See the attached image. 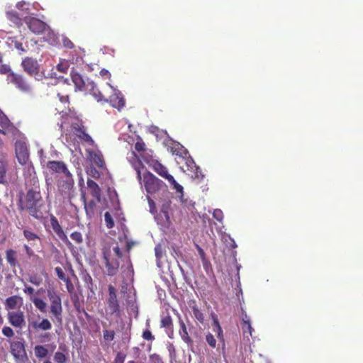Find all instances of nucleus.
<instances>
[{
	"label": "nucleus",
	"instance_id": "obj_1",
	"mask_svg": "<svg viewBox=\"0 0 363 363\" xmlns=\"http://www.w3.org/2000/svg\"><path fill=\"white\" fill-rule=\"evenodd\" d=\"M132 166L137 173V178L142 186H144L148 194H153L158 192L164 186V182L149 172L142 173V165L140 161L132 162Z\"/></svg>",
	"mask_w": 363,
	"mask_h": 363
},
{
	"label": "nucleus",
	"instance_id": "obj_2",
	"mask_svg": "<svg viewBox=\"0 0 363 363\" xmlns=\"http://www.w3.org/2000/svg\"><path fill=\"white\" fill-rule=\"evenodd\" d=\"M102 253L108 274L115 275L120 265L119 259L122 257L119 247L114 243L106 244L103 247Z\"/></svg>",
	"mask_w": 363,
	"mask_h": 363
},
{
	"label": "nucleus",
	"instance_id": "obj_3",
	"mask_svg": "<svg viewBox=\"0 0 363 363\" xmlns=\"http://www.w3.org/2000/svg\"><path fill=\"white\" fill-rule=\"evenodd\" d=\"M173 154L179 156V158L185 160L186 170L192 173L191 177L199 181L203 179V174L199 167H197L194 160L188 156V152L179 143L174 144L171 147Z\"/></svg>",
	"mask_w": 363,
	"mask_h": 363
},
{
	"label": "nucleus",
	"instance_id": "obj_4",
	"mask_svg": "<svg viewBox=\"0 0 363 363\" xmlns=\"http://www.w3.org/2000/svg\"><path fill=\"white\" fill-rule=\"evenodd\" d=\"M41 196L39 191L30 190L28 191L26 200L22 203V208L28 211L29 213L35 217L39 218V209L40 207Z\"/></svg>",
	"mask_w": 363,
	"mask_h": 363
},
{
	"label": "nucleus",
	"instance_id": "obj_5",
	"mask_svg": "<svg viewBox=\"0 0 363 363\" xmlns=\"http://www.w3.org/2000/svg\"><path fill=\"white\" fill-rule=\"evenodd\" d=\"M57 190L64 199L70 201L74 196V180L71 173L58 178Z\"/></svg>",
	"mask_w": 363,
	"mask_h": 363
},
{
	"label": "nucleus",
	"instance_id": "obj_6",
	"mask_svg": "<svg viewBox=\"0 0 363 363\" xmlns=\"http://www.w3.org/2000/svg\"><path fill=\"white\" fill-rule=\"evenodd\" d=\"M147 164L153 168V169L162 177L167 179L177 192L183 195V187L178 184L174 177L168 173L167 169L161 163L155 160H146Z\"/></svg>",
	"mask_w": 363,
	"mask_h": 363
},
{
	"label": "nucleus",
	"instance_id": "obj_7",
	"mask_svg": "<svg viewBox=\"0 0 363 363\" xmlns=\"http://www.w3.org/2000/svg\"><path fill=\"white\" fill-rule=\"evenodd\" d=\"M48 297L50 303V313L57 321L61 322L62 306L60 296L55 291L48 290Z\"/></svg>",
	"mask_w": 363,
	"mask_h": 363
},
{
	"label": "nucleus",
	"instance_id": "obj_8",
	"mask_svg": "<svg viewBox=\"0 0 363 363\" xmlns=\"http://www.w3.org/2000/svg\"><path fill=\"white\" fill-rule=\"evenodd\" d=\"M6 81L9 84H13L16 89L22 92L28 94L32 91L31 85L22 75L10 73L6 77Z\"/></svg>",
	"mask_w": 363,
	"mask_h": 363
},
{
	"label": "nucleus",
	"instance_id": "obj_9",
	"mask_svg": "<svg viewBox=\"0 0 363 363\" xmlns=\"http://www.w3.org/2000/svg\"><path fill=\"white\" fill-rule=\"evenodd\" d=\"M16 155L18 162L22 164H28L29 162V153L26 143L18 140L15 144Z\"/></svg>",
	"mask_w": 363,
	"mask_h": 363
},
{
	"label": "nucleus",
	"instance_id": "obj_10",
	"mask_svg": "<svg viewBox=\"0 0 363 363\" xmlns=\"http://www.w3.org/2000/svg\"><path fill=\"white\" fill-rule=\"evenodd\" d=\"M71 125L74 130V133L82 140L86 142L90 145H94V142L91 137L86 133L84 126L82 125V121L79 119H76L75 122H72Z\"/></svg>",
	"mask_w": 363,
	"mask_h": 363
},
{
	"label": "nucleus",
	"instance_id": "obj_11",
	"mask_svg": "<svg viewBox=\"0 0 363 363\" xmlns=\"http://www.w3.org/2000/svg\"><path fill=\"white\" fill-rule=\"evenodd\" d=\"M0 125L2 128L1 133L16 136L18 130L10 123L7 116L0 110Z\"/></svg>",
	"mask_w": 363,
	"mask_h": 363
},
{
	"label": "nucleus",
	"instance_id": "obj_12",
	"mask_svg": "<svg viewBox=\"0 0 363 363\" xmlns=\"http://www.w3.org/2000/svg\"><path fill=\"white\" fill-rule=\"evenodd\" d=\"M29 29L35 34H40L46 30L47 25L42 21L34 17H30L25 21Z\"/></svg>",
	"mask_w": 363,
	"mask_h": 363
},
{
	"label": "nucleus",
	"instance_id": "obj_13",
	"mask_svg": "<svg viewBox=\"0 0 363 363\" xmlns=\"http://www.w3.org/2000/svg\"><path fill=\"white\" fill-rule=\"evenodd\" d=\"M22 66L25 72L30 75L38 74L40 66L38 61L31 57H26L22 62Z\"/></svg>",
	"mask_w": 363,
	"mask_h": 363
},
{
	"label": "nucleus",
	"instance_id": "obj_14",
	"mask_svg": "<svg viewBox=\"0 0 363 363\" xmlns=\"http://www.w3.org/2000/svg\"><path fill=\"white\" fill-rule=\"evenodd\" d=\"M118 308L116 291L113 286L110 285L108 286V310L110 313L113 314L118 311Z\"/></svg>",
	"mask_w": 363,
	"mask_h": 363
},
{
	"label": "nucleus",
	"instance_id": "obj_15",
	"mask_svg": "<svg viewBox=\"0 0 363 363\" xmlns=\"http://www.w3.org/2000/svg\"><path fill=\"white\" fill-rule=\"evenodd\" d=\"M86 153L88 155V159L91 162L94 163L100 168H103L104 167L103 155L98 149L87 148Z\"/></svg>",
	"mask_w": 363,
	"mask_h": 363
},
{
	"label": "nucleus",
	"instance_id": "obj_16",
	"mask_svg": "<svg viewBox=\"0 0 363 363\" xmlns=\"http://www.w3.org/2000/svg\"><path fill=\"white\" fill-rule=\"evenodd\" d=\"M108 84L113 90V94L110 96V102L113 107L117 108L118 110H120L125 106V100L123 99V96L118 90L113 87L110 84Z\"/></svg>",
	"mask_w": 363,
	"mask_h": 363
},
{
	"label": "nucleus",
	"instance_id": "obj_17",
	"mask_svg": "<svg viewBox=\"0 0 363 363\" xmlns=\"http://www.w3.org/2000/svg\"><path fill=\"white\" fill-rule=\"evenodd\" d=\"M48 167L56 173L62 174V176L70 173L65 163L62 162L50 161L48 163Z\"/></svg>",
	"mask_w": 363,
	"mask_h": 363
},
{
	"label": "nucleus",
	"instance_id": "obj_18",
	"mask_svg": "<svg viewBox=\"0 0 363 363\" xmlns=\"http://www.w3.org/2000/svg\"><path fill=\"white\" fill-rule=\"evenodd\" d=\"M50 224L53 231L56 233V235L61 239L62 241L66 242H69L68 238L63 231L62 227L60 226L58 220L54 216H52L50 219Z\"/></svg>",
	"mask_w": 363,
	"mask_h": 363
},
{
	"label": "nucleus",
	"instance_id": "obj_19",
	"mask_svg": "<svg viewBox=\"0 0 363 363\" xmlns=\"http://www.w3.org/2000/svg\"><path fill=\"white\" fill-rule=\"evenodd\" d=\"M6 15L7 18L11 21L16 26H20L22 24L21 16L19 13L13 11L11 6H6Z\"/></svg>",
	"mask_w": 363,
	"mask_h": 363
},
{
	"label": "nucleus",
	"instance_id": "obj_20",
	"mask_svg": "<svg viewBox=\"0 0 363 363\" xmlns=\"http://www.w3.org/2000/svg\"><path fill=\"white\" fill-rule=\"evenodd\" d=\"M9 320L14 327H21L24 323V316L21 311L11 312L9 313Z\"/></svg>",
	"mask_w": 363,
	"mask_h": 363
},
{
	"label": "nucleus",
	"instance_id": "obj_21",
	"mask_svg": "<svg viewBox=\"0 0 363 363\" xmlns=\"http://www.w3.org/2000/svg\"><path fill=\"white\" fill-rule=\"evenodd\" d=\"M30 7V4L26 1L18 2L16 5V8L18 10L19 14L21 16V19H24V21L30 18L28 15L31 9Z\"/></svg>",
	"mask_w": 363,
	"mask_h": 363
},
{
	"label": "nucleus",
	"instance_id": "obj_22",
	"mask_svg": "<svg viewBox=\"0 0 363 363\" xmlns=\"http://www.w3.org/2000/svg\"><path fill=\"white\" fill-rule=\"evenodd\" d=\"M242 329L243 335L245 337H247V339H249V336L252 335L254 329L251 325L250 318L246 314L242 318Z\"/></svg>",
	"mask_w": 363,
	"mask_h": 363
},
{
	"label": "nucleus",
	"instance_id": "obj_23",
	"mask_svg": "<svg viewBox=\"0 0 363 363\" xmlns=\"http://www.w3.org/2000/svg\"><path fill=\"white\" fill-rule=\"evenodd\" d=\"M31 325L35 329H40L42 330H49L52 328V324L48 319L44 318L41 320V322L38 323L36 321H33L31 323Z\"/></svg>",
	"mask_w": 363,
	"mask_h": 363
},
{
	"label": "nucleus",
	"instance_id": "obj_24",
	"mask_svg": "<svg viewBox=\"0 0 363 363\" xmlns=\"http://www.w3.org/2000/svg\"><path fill=\"white\" fill-rule=\"evenodd\" d=\"M145 145L142 140L138 141L135 145V148L138 152L143 151V152L140 155V157H141L143 160L147 163L146 160H151L153 159L145 151Z\"/></svg>",
	"mask_w": 363,
	"mask_h": 363
},
{
	"label": "nucleus",
	"instance_id": "obj_25",
	"mask_svg": "<svg viewBox=\"0 0 363 363\" xmlns=\"http://www.w3.org/2000/svg\"><path fill=\"white\" fill-rule=\"evenodd\" d=\"M72 80L74 84L76 89L82 91L83 87L85 86V82L82 77L78 73L72 74Z\"/></svg>",
	"mask_w": 363,
	"mask_h": 363
},
{
	"label": "nucleus",
	"instance_id": "obj_26",
	"mask_svg": "<svg viewBox=\"0 0 363 363\" xmlns=\"http://www.w3.org/2000/svg\"><path fill=\"white\" fill-rule=\"evenodd\" d=\"M30 301L33 303L35 306L43 313L46 312V308H47V303L44 301L43 299L36 297V296H32L30 298Z\"/></svg>",
	"mask_w": 363,
	"mask_h": 363
},
{
	"label": "nucleus",
	"instance_id": "obj_27",
	"mask_svg": "<svg viewBox=\"0 0 363 363\" xmlns=\"http://www.w3.org/2000/svg\"><path fill=\"white\" fill-rule=\"evenodd\" d=\"M35 355L38 358H45L48 354V350L46 346L36 345L34 347Z\"/></svg>",
	"mask_w": 363,
	"mask_h": 363
},
{
	"label": "nucleus",
	"instance_id": "obj_28",
	"mask_svg": "<svg viewBox=\"0 0 363 363\" xmlns=\"http://www.w3.org/2000/svg\"><path fill=\"white\" fill-rule=\"evenodd\" d=\"M45 32H47V35L45 37V40L51 45H55L57 43L58 35L52 30H50L48 26Z\"/></svg>",
	"mask_w": 363,
	"mask_h": 363
},
{
	"label": "nucleus",
	"instance_id": "obj_29",
	"mask_svg": "<svg viewBox=\"0 0 363 363\" xmlns=\"http://www.w3.org/2000/svg\"><path fill=\"white\" fill-rule=\"evenodd\" d=\"M87 186L89 189L91 191V194L94 197L99 198L100 196V189L98 184L93 180L89 179L87 181Z\"/></svg>",
	"mask_w": 363,
	"mask_h": 363
},
{
	"label": "nucleus",
	"instance_id": "obj_30",
	"mask_svg": "<svg viewBox=\"0 0 363 363\" xmlns=\"http://www.w3.org/2000/svg\"><path fill=\"white\" fill-rule=\"evenodd\" d=\"M179 335L185 342H189L191 339L189 336L186 327L183 321L180 322Z\"/></svg>",
	"mask_w": 363,
	"mask_h": 363
},
{
	"label": "nucleus",
	"instance_id": "obj_31",
	"mask_svg": "<svg viewBox=\"0 0 363 363\" xmlns=\"http://www.w3.org/2000/svg\"><path fill=\"white\" fill-rule=\"evenodd\" d=\"M20 298L17 296H11L6 300V307L8 309H14L18 305Z\"/></svg>",
	"mask_w": 363,
	"mask_h": 363
},
{
	"label": "nucleus",
	"instance_id": "obj_32",
	"mask_svg": "<svg viewBox=\"0 0 363 363\" xmlns=\"http://www.w3.org/2000/svg\"><path fill=\"white\" fill-rule=\"evenodd\" d=\"M213 331L216 334L217 337L220 340L223 341V330L217 320H214L213 321Z\"/></svg>",
	"mask_w": 363,
	"mask_h": 363
},
{
	"label": "nucleus",
	"instance_id": "obj_33",
	"mask_svg": "<svg viewBox=\"0 0 363 363\" xmlns=\"http://www.w3.org/2000/svg\"><path fill=\"white\" fill-rule=\"evenodd\" d=\"M84 208L86 211V216L91 218L93 217V216L95 213V204L93 201L90 202L89 203H86L84 201Z\"/></svg>",
	"mask_w": 363,
	"mask_h": 363
},
{
	"label": "nucleus",
	"instance_id": "obj_34",
	"mask_svg": "<svg viewBox=\"0 0 363 363\" xmlns=\"http://www.w3.org/2000/svg\"><path fill=\"white\" fill-rule=\"evenodd\" d=\"M16 252L12 250L6 251V260L12 267L16 264Z\"/></svg>",
	"mask_w": 363,
	"mask_h": 363
},
{
	"label": "nucleus",
	"instance_id": "obj_35",
	"mask_svg": "<svg viewBox=\"0 0 363 363\" xmlns=\"http://www.w3.org/2000/svg\"><path fill=\"white\" fill-rule=\"evenodd\" d=\"M115 337V332L111 330H104L103 331V338L106 342H110Z\"/></svg>",
	"mask_w": 363,
	"mask_h": 363
},
{
	"label": "nucleus",
	"instance_id": "obj_36",
	"mask_svg": "<svg viewBox=\"0 0 363 363\" xmlns=\"http://www.w3.org/2000/svg\"><path fill=\"white\" fill-rule=\"evenodd\" d=\"M155 256L157 258V264L159 267H161L163 250L161 245H158L155 248Z\"/></svg>",
	"mask_w": 363,
	"mask_h": 363
},
{
	"label": "nucleus",
	"instance_id": "obj_37",
	"mask_svg": "<svg viewBox=\"0 0 363 363\" xmlns=\"http://www.w3.org/2000/svg\"><path fill=\"white\" fill-rule=\"evenodd\" d=\"M6 164L4 161H0V183L4 184L6 182Z\"/></svg>",
	"mask_w": 363,
	"mask_h": 363
},
{
	"label": "nucleus",
	"instance_id": "obj_38",
	"mask_svg": "<svg viewBox=\"0 0 363 363\" xmlns=\"http://www.w3.org/2000/svg\"><path fill=\"white\" fill-rule=\"evenodd\" d=\"M192 311H193V314H194V316L195 317V318L198 321H199L201 323H203L204 321V315H203V313L195 306H194L192 308Z\"/></svg>",
	"mask_w": 363,
	"mask_h": 363
},
{
	"label": "nucleus",
	"instance_id": "obj_39",
	"mask_svg": "<svg viewBox=\"0 0 363 363\" xmlns=\"http://www.w3.org/2000/svg\"><path fill=\"white\" fill-rule=\"evenodd\" d=\"M23 235L28 241H34L39 239L38 236L35 233L28 230H24Z\"/></svg>",
	"mask_w": 363,
	"mask_h": 363
},
{
	"label": "nucleus",
	"instance_id": "obj_40",
	"mask_svg": "<svg viewBox=\"0 0 363 363\" xmlns=\"http://www.w3.org/2000/svg\"><path fill=\"white\" fill-rule=\"evenodd\" d=\"M54 360L57 363H65L67 362V357L62 352H57L55 353Z\"/></svg>",
	"mask_w": 363,
	"mask_h": 363
},
{
	"label": "nucleus",
	"instance_id": "obj_41",
	"mask_svg": "<svg viewBox=\"0 0 363 363\" xmlns=\"http://www.w3.org/2000/svg\"><path fill=\"white\" fill-rule=\"evenodd\" d=\"M206 342L213 348L216 346V340L211 333H208L206 335Z\"/></svg>",
	"mask_w": 363,
	"mask_h": 363
},
{
	"label": "nucleus",
	"instance_id": "obj_42",
	"mask_svg": "<svg viewBox=\"0 0 363 363\" xmlns=\"http://www.w3.org/2000/svg\"><path fill=\"white\" fill-rule=\"evenodd\" d=\"M104 219H105V222H106L107 228H112L114 225V222H113L111 215L108 212H106L105 213Z\"/></svg>",
	"mask_w": 363,
	"mask_h": 363
},
{
	"label": "nucleus",
	"instance_id": "obj_43",
	"mask_svg": "<svg viewBox=\"0 0 363 363\" xmlns=\"http://www.w3.org/2000/svg\"><path fill=\"white\" fill-rule=\"evenodd\" d=\"M29 281L35 286H39L43 282V279L40 276L34 274L30 276Z\"/></svg>",
	"mask_w": 363,
	"mask_h": 363
},
{
	"label": "nucleus",
	"instance_id": "obj_44",
	"mask_svg": "<svg viewBox=\"0 0 363 363\" xmlns=\"http://www.w3.org/2000/svg\"><path fill=\"white\" fill-rule=\"evenodd\" d=\"M161 325L162 327L166 328H170L172 325V320L171 317L166 316L163 318L161 320Z\"/></svg>",
	"mask_w": 363,
	"mask_h": 363
},
{
	"label": "nucleus",
	"instance_id": "obj_45",
	"mask_svg": "<svg viewBox=\"0 0 363 363\" xmlns=\"http://www.w3.org/2000/svg\"><path fill=\"white\" fill-rule=\"evenodd\" d=\"M69 64L67 61L63 60L57 65V69L61 72H66L68 69Z\"/></svg>",
	"mask_w": 363,
	"mask_h": 363
},
{
	"label": "nucleus",
	"instance_id": "obj_46",
	"mask_svg": "<svg viewBox=\"0 0 363 363\" xmlns=\"http://www.w3.org/2000/svg\"><path fill=\"white\" fill-rule=\"evenodd\" d=\"M71 238L77 243L80 244L83 241L82 235L79 232H74L70 235Z\"/></svg>",
	"mask_w": 363,
	"mask_h": 363
},
{
	"label": "nucleus",
	"instance_id": "obj_47",
	"mask_svg": "<svg viewBox=\"0 0 363 363\" xmlns=\"http://www.w3.org/2000/svg\"><path fill=\"white\" fill-rule=\"evenodd\" d=\"M213 216L219 222H222L223 220V213L220 209H215L213 211Z\"/></svg>",
	"mask_w": 363,
	"mask_h": 363
},
{
	"label": "nucleus",
	"instance_id": "obj_48",
	"mask_svg": "<svg viewBox=\"0 0 363 363\" xmlns=\"http://www.w3.org/2000/svg\"><path fill=\"white\" fill-rule=\"evenodd\" d=\"M55 272H56L57 275L59 279H60L61 280H63L65 281L69 282V279L66 278L63 270L60 267H56Z\"/></svg>",
	"mask_w": 363,
	"mask_h": 363
},
{
	"label": "nucleus",
	"instance_id": "obj_49",
	"mask_svg": "<svg viewBox=\"0 0 363 363\" xmlns=\"http://www.w3.org/2000/svg\"><path fill=\"white\" fill-rule=\"evenodd\" d=\"M10 73H14L11 71V67L7 65H1L0 66V74H9Z\"/></svg>",
	"mask_w": 363,
	"mask_h": 363
},
{
	"label": "nucleus",
	"instance_id": "obj_50",
	"mask_svg": "<svg viewBox=\"0 0 363 363\" xmlns=\"http://www.w3.org/2000/svg\"><path fill=\"white\" fill-rule=\"evenodd\" d=\"M147 199L148 201L149 207H150V212L152 214H155L156 213V206L154 201L149 196H147Z\"/></svg>",
	"mask_w": 363,
	"mask_h": 363
},
{
	"label": "nucleus",
	"instance_id": "obj_51",
	"mask_svg": "<svg viewBox=\"0 0 363 363\" xmlns=\"http://www.w3.org/2000/svg\"><path fill=\"white\" fill-rule=\"evenodd\" d=\"M2 333L8 337H11L14 335L13 330L10 327L7 326L3 328Z\"/></svg>",
	"mask_w": 363,
	"mask_h": 363
},
{
	"label": "nucleus",
	"instance_id": "obj_52",
	"mask_svg": "<svg viewBox=\"0 0 363 363\" xmlns=\"http://www.w3.org/2000/svg\"><path fill=\"white\" fill-rule=\"evenodd\" d=\"M143 337L146 340H154V336L152 335V333L148 330H146L143 332Z\"/></svg>",
	"mask_w": 363,
	"mask_h": 363
},
{
	"label": "nucleus",
	"instance_id": "obj_53",
	"mask_svg": "<svg viewBox=\"0 0 363 363\" xmlns=\"http://www.w3.org/2000/svg\"><path fill=\"white\" fill-rule=\"evenodd\" d=\"M124 359H125V356L121 353H118V354H117V355L115 358L114 363H123Z\"/></svg>",
	"mask_w": 363,
	"mask_h": 363
},
{
	"label": "nucleus",
	"instance_id": "obj_54",
	"mask_svg": "<svg viewBox=\"0 0 363 363\" xmlns=\"http://www.w3.org/2000/svg\"><path fill=\"white\" fill-rule=\"evenodd\" d=\"M63 44L64 46L68 48H73V43L68 38L63 37Z\"/></svg>",
	"mask_w": 363,
	"mask_h": 363
},
{
	"label": "nucleus",
	"instance_id": "obj_55",
	"mask_svg": "<svg viewBox=\"0 0 363 363\" xmlns=\"http://www.w3.org/2000/svg\"><path fill=\"white\" fill-rule=\"evenodd\" d=\"M99 74L102 77H106L108 79L111 77V73L107 69H102L100 71Z\"/></svg>",
	"mask_w": 363,
	"mask_h": 363
},
{
	"label": "nucleus",
	"instance_id": "obj_56",
	"mask_svg": "<svg viewBox=\"0 0 363 363\" xmlns=\"http://www.w3.org/2000/svg\"><path fill=\"white\" fill-rule=\"evenodd\" d=\"M23 291L28 295H33L34 293V289L30 286H26Z\"/></svg>",
	"mask_w": 363,
	"mask_h": 363
},
{
	"label": "nucleus",
	"instance_id": "obj_57",
	"mask_svg": "<svg viewBox=\"0 0 363 363\" xmlns=\"http://www.w3.org/2000/svg\"><path fill=\"white\" fill-rule=\"evenodd\" d=\"M196 248L198 250L199 256L201 257L203 262H204L205 261V253H204L203 250L198 245H196Z\"/></svg>",
	"mask_w": 363,
	"mask_h": 363
},
{
	"label": "nucleus",
	"instance_id": "obj_58",
	"mask_svg": "<svg viewBox=\"0 0 363 363\" xmlns=\"http://www.w3.org/2000/svg\"><path fill=\"white\" fill-rule=\"evenodd\" d=\"M93 96H94V98L98 101H102L103 99V96L101 95V94L98 91L96 93V91H93Z\"/></svg>",
	"mask_w": 363,
	"mask_h": 363
},
{
	"label": "nucleus",
	"instance_id": "obj_59",
	"mask_svg": "<svg viewBox=\"0 0 363 363\" xmlns=\"http://www.w3.org/2000/svg\"><path fill=\"white\" fill-rule=\"evenodd\" d=\"M162 213L164 215L166 222L164 223V225H169V216L168 215V213L165 211H162Z\"/></svg>",
	"mask_w": 363,
	"mask_h": 363
},
{
	"label": "nucleus",
	"instance_id": "obj_60",
	"mask_svg": "<svg viewBox=\"0 0 363 363\" xmlns=\"http://www.w3.org/2000/svg\"><path fill=\"white\" fill-rule=\"evenodd\" d=\"M60 101L62 103L68 102V96H61L60 94H57Z\"/></svg>",
	"mask_w": 363,
	"mask_h": 363
},
{
	"label": "nucleus",
	"instance_id": "obj_61",
	"mask_svg": "<svg viewBox=\"0 0 363 363\" xmlns=\"http://www.w3.org/2000/svg\"><path fill=\"white\" fill-rule=\"evenodd\" d=\"M15 48L18 50H22V51H24L23 50V45L21 43H18V42H16L15 43Z\"/></svg>",
	"mask_w": 363,
	"mask_h": 363
},
{
	"label": "nucleus",
	"instance_id": "obj_62",
	"mask_svg": "<svg viewBox=\"0 0 363 363\" xmlns=\"http://www.w3.org/2000/svg\"><path fill=\"white\" fill-rule=\"evenodd\" d=\"M50 333H45L44 335H41L40 342H45V338H50Z\"/></svg>",
	"mask_w": 363,
	"mask_h": 363
},
{
	"label": "nucleus",
	"instance_id": "obj_63",
	"mask_svg": "<svg viewBox=\"0 0 363 363\" xmlns=\"http://www.w3.org/2000/svg\"><path fill=\"white\" fill-rule=\"evenodd\" d=\"M67 288L68 291H69V292H70V291H72V289H73V286H72V284H70V285H69V284L67 283Z\"/></svg>",
	"mask_w": 363,
	"mask_h": 363
},
{
	"label": "nucleus",
	"instance_id": "obj_64",
	"mask_svg": "<svg viewBox=\"0 0 363 363\" xmlns=\"http://www.w3.org/2000/svg\"><path fill=\"white\" fill-rule=\"evenodd\" d=\"M50 347H51L52 350H54L56 346L55 345H50Z\"/></svg>",
	"mask_w": 363,
	"mask_h": 363
}]
</instances>
